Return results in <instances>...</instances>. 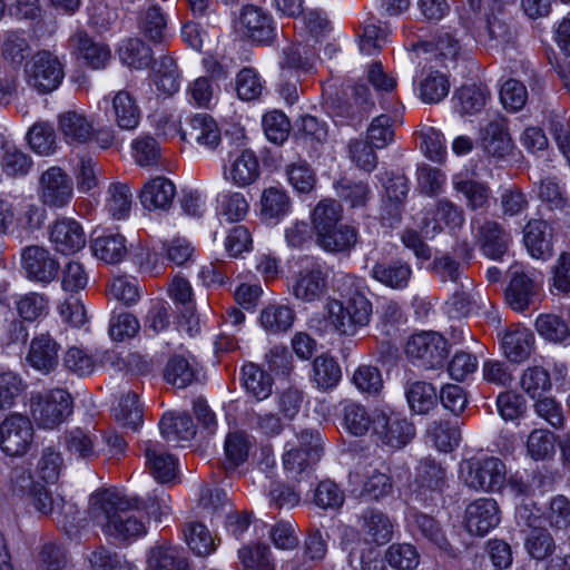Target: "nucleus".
Returning <instances> with one entry per match:
<instances>
[{
	"mask_svg": "<svg viewBox=\"0 0 570 570\" xmlns=\"http://www.w3.org/2000/svg\"><path fill=\"white\" fill-rule=\"evenodd\" d=\"M170 497L154 491L146 501L116 489H100L89 497L88 525L106 534H147L161 531L159 523L170 512Z\"/></svg>",
	"mask_w": 570,
	"mask_h": 570,
	"instance_id": "f257e3e1",
	"label": "nucleus"
},
{
	"mask_svg": "<svg viewBox=\"0 0 570 570\" xmlns=\"http://www.w3.org/2000/svg\"><path fill=\"white\" fill-rule=\"evenodd\" d=\"M360 282L354 275H337L335 278L336 289L346 297V302L328 298L324 305L326 322L340 335L353 336L358 328L370 323L372 303L358 289Z\"/></svg>",
	"mask_w": 570,
	"mask_h": 570,
	"instance_id": "f03ea898",
	"label": "nucleus"
},
{
	"mask_svg": "<svg viewBox=\"0 0 570 570\" xmlns=\"http://www.w3.org/2000/svg\"><path fill=\"white\" fill-rule=\"evenodd\" d=\"M459 476L462 483L476 492H498L507 481L503 461L494 456L470 458L460 463Z\"/></svg>",
	"mask_w": 570,
	"mask_h": 570,
	"instance_id": "7ed1b4c3",
	"label": "nucleus"
},
{
	"mask_svg": "<svg viewBox=\"0 0 570 570\" xmlns=\"http://www.w3.org/2000/svg\"><path fill=\"white\" fill-rule=\"evenodd\" d=\"M538 512L539 509L534 504L522 503L517 507L515 522L521 533L533 530L547 531V523L556 531H566L570 525V501L563 495H557L551 500L547 517Z\"/></svg>",
	"mask_w": 570,
	"mask_h": 570,
	"instance_id": "20e7f679",
	"label": "nucleus"
},
{
	"mask_svg": "<svg viewBox=\"0 0 570 570\" xmlns=\"http://www.w3.org/2000/svg\"><path fill=\"white\" fill-rule=\"evenodd\" d=\"M372 438L379 445L400 450L415 436V426L401 413L375 409Z\"/></svg>",
	"mask_w": 570,
	"mask_h": 570,
	"instance_id": "39448f33",
	"label": "nucleus"
},
{
	"mask_svg": "<svg viewBox=\"0 0 570 570\" xmlns=\"http://www.w3.org/2000/svg\"><path fill=\"white\" fill-rule=\"evenodd\" d=\"M71 396L62 389L33 393L30 399L31 415L39 428L53 429L71 413Z\"/></svg>",
	"mask_w": 570,
	"mask_h": 570,
	"instance_id": "423d86ee",
	"label": "nucleus"
},
{
	"mask_svg": "<svg viewBox=\"0 0 570 570\" xmlns=\"http://www.w3.org/2000/svg\"><path fill=\"white\" fill-rule=\"evenodd\" d=\"M63 77V65L48 50L38 51L24 66L27 85L39 94H50L56 90Z\"/></svg>",
	"mask_w": 570,
	"mask_h": 570,
	"instance_id": "0eeeda50",
	"label": "nucleus"
},
{
	"mask_svg": "<svg viewBox=\"0 0 570 570\" xmlns=\"http://www.w3.org/2000/svg\"><path fill=\"white\" fill-rule=\"evenodd\" d=\"M405 353L412 363L420 367L438 368L448 356L446 341L436 332H420L409 338Z\"/></svg>",
	"mask_w": 570,
	"mask_h": 570,
	"instance_id": "6e6552de",
	"label": "nucleus"
},
{
	"mask_svg": "<svg viewBox=\"0 0 570 570\" xmlns=\"http://www.w3.org/2000/svg\"><path fill=\"white\" fill-rule=\"evenodd\" d=\"M38 196L42 205L49 208L67 207L73 197L70 176L60 167L48 168L39 177Z\"/></svg>",
	"mask_w": 570,
	"mask_h": 570,
	"instance_id": "1a4fd4ad",
	"label": "nucleus"
},
{
	"mask_svg": "<svg viewBox=\"0 0 570 570\" xmlns=\"http://www.w3.org/2000/svg\"><path fill=\"white\" fill-rule=\"evenodd\" d=\"M33 440L30 420L22 414H11L0 423V449L9 456L28 452Z\"/></svg>",
	"mask_w": 570,
	"mask_h": 570,
	"instance_id": "9d476101",
	"label": "nucleus"
},
{
	"mask_svg": "<svg viewBox=\"0 0 570 570\" xmlns=\"http://www.w3.org/2000/svg\"><path fill=\"white\" fill-rule=\"evenodd\" d=\"M471 224L483 254L493 259L501 258L511 243L510 233L500 223L487 218L473 219Z\"/></svg>",
	"mask_w": 570,
	"mask_h": 570,
	"instance_id": "9b49d317",
	"label": "nucleus"
},
{
	"mask_svg": "<svg viewBox=\"0 0 570 570\" xmlns=\"http://www.w3.org/2000/svg\"><path fill=\"white\" fill-rule=\"evenodd\" d=\"M227 504V494L220 489H206L200 497L202 518L209 519L210 527L204 521H188L185 524L184 534H210L217 533L218 529L215 522L222 520L225 515Z\"/></svg>",
	"mask_w": 570,
	"mask_h": 570,
	"instance_id": "f8f14e48",
	"label": "nucleus"
},
{
	"mask_svg": "<svg viewBox=\"0 0 570 570\" xmlns=\"http://www.w3.org/2000/svg\"><path fill=\"white\" fill-rule=\"evenodd\" d=\"M464 222L465 216L462 207L443 198L435 203L431 217H424L421 224V232L426 237H434L443 229L456 233L462 228Z\"/></svg>",
	"mask_w": 570,
	"mask_h": 570,
	"instance_id": "ddd939ff",
	"label": "nucleus"
},
{
	"mask_svg": "<svg viewBox=\"0 0 570 570\" xmlns=\"http://www.w3.org/2000/svg\"><path fill=\"white\" fill-rule=\"evenodd\" d=\"M70 45L77 58L92 70H104L111 61L110 47L90 37L85 30L76 31L70 38Z\"/></svg>",
	"mask_w": 570,
	"mask_h": 570,
	"instance_id": "4468645a",
	"label": "nucleus"
},
{
	"mask_svg": "<svg viewBox=\"0 0 570 570\" xmlns=\"http://www.w3.org/2000/svg\"><path fill=\"white\" fill-rule=\"evenodd\" d=\"M21 262L28 277L38 282L50 283L58 274V261L42 246L32 245L23 248Z\"/></svg>",
	"mask_w": 570,
	"mask_h": 570,
	"instance_id": "2eb2a0df",
	"label": "nucleus"
},
{
	"mask_svg": "<svg viewBox=\"0 0 570 570\" xmlns=\"http://www.w3.org/2000/svg\"><path fill=\"white\" fill-rule=\"evenodd\" d=\"M59 352V343L48 333H42L31 340L26 362L42 374H50L58 367Z\"/></svg>",
	"mask_w": 570,
	"mask_h": 570,
	"instance_id": "dca6fc26",
	"label": "nucleus"
},
{
	"mask_svg": "<svg viewBox=\"0 0 570 570\" xmlns=\"http://www.w3.org/2000/svg\"><path fill=\"white\" fill-rule=\"evenodd\" d=\"M499 505L494 499L481 498L465 509V528L469 534H488L500 523Z\"/></svg>",
	"mask_w": 570,
	"mask_h": 570,
	"instance_id": "f3484780",
	"label": "nucleus"
},
{
	"mask_svg": "<svg viewBox=\"0 0 570 570\" xmlns=\"http://www.w3.org/2000/svg\"><path fill=\"white\" fill-rule=\"evenodd\" d=\"M180 138L195 142L209 150L216 149L222 141V132L216 120L208 114H196L189 118L186 128L180 130Z\"/></svg>",
	"mask_w": 570,
	"mask_h": 570,
	"instance_id": "a211bd4d",
	"label": "nucleus"
},
{
	"mask_svg": "<svg viewBox=\"0 0 570 570\" xmlns=\"http://www.w3.org/2000/svg\"><path fill=\"white\" fill-rule=\"evenodd\" d=\"M49 239L56 250L61 254L77 253L86 245L82 226L76 219L68 217H61L50 226Z\"/></svg>",
	"mask_w": 570,
	"mask_h": 570,
	"instance_id": "6ab92c4d",
	"label": "nucleus"
},
{
	"mask_svg": "<svg viewBox=\"0 0 570 570\" xmlns=\"http://www.w3.org/2000/svg\"><path fill=\"white\" fill-rule=\"evenodd\" d=\"M326 292L327 276L318 265L304 268L294 276L292 294L301 302H317L324 297Z\"/></svg>",
	"mask_w": 570,
	"mask_h": 570,
	"instance_id": "aec40b11",
	"label": "nucleus"
},
{
	"mask_svg": "<svg viewBox=\"0 0 570 570\" xmlns=\"http://www.w3.org/2000/svg\"><path fill=\"white\" fill-rule=\"evenodd\" d=\"M239 24L244 33L257 43H269L276 36L273 18L256 6L243 8Z\"/></svg>",
	"mask_w": 570,
	"mask_h": 570,
	"instance_id": "412c9836",
	"label": "nucleus"
},
{
	"mask_svg": "<svg viewBox=\"0 0 570 570\" xmlns=\"http://www.w3.org/2000/svg\"><path fill=\"white\" fill-rule=\"evenodd\" d=\"M144 453L146 466L157 481L169 483L177 478V459L168 453L160 443L154 441L145 442Z\"/></svg>",
	"mask_w": 570,
	"mask_h": 570,
	"instance_id": "4be33fe9",
	"label": "nucleus"
},
{
	"mask_svg": "<svg viewBox=\"0 0 570 570\" xmlns=\"http://www.w3.org/2000/svg\"><path fill=\"white\" fill-rule=\"evenodd\" d=\"M540 283L541 279L535 276L514 271L505 293L509 306L517 312L528 309L538 294Z\"/></svg>",
	"mask_w": 570,
	"mask_h": 570,
	"instance_id": "5701e85b",
	"label": "nucleus"
},
{
	"mask_svg": "<svg viewBox=\"0 0 570 570\" xmlns=\"http://www.w3.org/2000/svg\"><path fill=\"white\" fill-rule=\"evenodd\" d=\"M350 480L362 482V494L372 500H380L392 493L393 482L391 476L377 468L371 465L360 466L350 474Z\"/></svg>",
	"mask_w": 570,
	"mask_h": 570,
	"instance_id": "b1692460",
	"label": "nucleus"
},
{
	"mask_svg": "<svg viewBox=\"0 0 570 570\" xmlns=\"http://www.w3.org/2000/svg\"><path fill=\"white\" fill-rule=\"evenodd\" d=\"M550 225L542 219L528 222L523 229V243L534 258L547 259L552 256Z\"/></svg>",
	"mask_w": 570,
	"mask_h": 570,
	"instance_id": "393cba45",
	"label": "nucleus"
},
{
	"mask_svg": "<svg viewBox=\"0 0 570 570\" xmlns=\"http://www.w3.org/2000/svg\"><path fill=\"white\" fill-rule=\"evenodd\" d=\"M534 344L532 332L520 325L511 326L502 337V350L505 357L513 363L528 360Z\"/></svg>",
	"mask_w": 570,
	"mask_h": 570,
	"instance_id": "a878e982",
	"label": "nucleus"
},
{
	"mask_svg": "<svg viewBox=\"0 0 570 570\" xmlns=\"http://www.w3.org/2000/svg\"><path fill=\"white\" fill-rule=\"evenodd\" d=\"M480 142L485 153L494 157H503L511 148L505 120L494 117L480 129Z\"/></svg>",
	"mask_w": 570,
	"mask_h": 570,
	"instance_id": "bb28decb",
	"label": "nucleus"
},
{
	"mask_svg": "<svg viewBox=\"0 0 570 570\" xmlns=\"http://www.w3.org/2000/svg\"><path fill=\"white\" fill-rule=\"evenodd\" d=\"M308 436L312 438V434L302 432L301 448L292 446L283 455L284 469L294 476L314 465L321 458V449L317 445L306 444Z\"/></svg>",
	"mask_w": 570,
	"mask_h": 570,
	"instance_id": "cd10ccee",
	"label": "nucleus"
},
{
	"mask_svg": "<svg viewBox=\"0 0 570 570\" xmlns=\"http://www.w3.org/2000/svg\"><path fill=\"white\" fill-rule=\"evenodd\" d=\"M149 570H191L181 550L168 542L157 543L149 550Z\"/></svg>",
	"mask_w": 570,
	"mask_h": 570,
	"instance_id": "c85d7f7f",
	"label": "nucleus"
},
{
	"mask_svg": "<svg viewBox=\"0 0 570 570\" xmlns=\"http://www.w3.org/2000/svg\"><path fill=\"white\" fill-rule=\"evenodd\" d=\"M176 195L175 185L165 177H156L145 184L140 191L142 206L151 209H168Z\"/></svg>",
	"mask_w": 570,
	"mask_h": 570,
	"instance_id": "c756f323",
	"label": "nucleus"
},
{
	"mask_svg": "<svg viewBox=\"0 0 570 570\" xmlns=\"http://www.w3.org/2000/svg\"><path fill=\"white\" fill-rule=\"evenodd\" d=\"M453 188L463 195L471 210L485 209L491 198L490 187L481 181L469 178L465 174H455L452 178Z\"/></svg>",
	"mask_w": 570,
	"mask_h": 570,
	"instance_id": "7c9ffc66",
	"label": "nucleus"
},
{
	"mask_svg": "<svg viewBox=\"0 0 570 570\" xmlns=\"http://www.w3.org/2000/svg\"><path fill=\"white\" fill-rule=\"evenodd\" d=\"M405 396L410 410L417 415H426L438 406L439 394L430 382H407Z\"/></svg>",
	"mask_w": 570,
	"mask_h": 570,
	"instance_id": "2f4dec72",
	"label": "nucleus"
},
{
	"mask_svg": "<svg viewBox=\"0 0 570 570\" xmlns=\"http://www.w3.org/2000/svg\"><path fill=\"white\" fill-rule=\"evenodd\" d=\"M253 441L245 432L236 431L228 433L225 439L224 454L222 462L227 473L234 472L239 465L248 459Z\"/></svg>",
	"mask_w": 570,
	"mask_h": 570,
	"instance_id": "473e14b6",
	"label": "nucleus"
},
{
	"mask_svg": "<svg viewBox=\"0 0 570 570\" xmlns=\"http://www.w3.org/2000/svg\"><path fill=\"white\" fill-rule=\"evenodd\" d=\"M372 276L387 287L403 289L409 285L412 268L402 261L376 263L372 268Z\"/></svg>",
	"mask_w": 570,
	"mask_h": 570,
	"instance_id": "72a5a7b5",
	"label": "nucleus"
},
{
	"mask_svg": "<svg viewBox=\"0 0 570 570\" xmlns=\"http://www.w3.org/2000/svg\"><path fill=\"white\" fill-rule=\"evenodd\" d=\"M138 27L145 38L155 45L165 43L169 37L167 19L161 8L156 4L141 11Z\"/></svg>",
	"mask_w": 570,
	"mask_h": 570,
	"instance_id": "f704fd0d",
	"label": "nucleus"
},
{
	"mask_svg": "<svg viewBox=\"0 0 570 570\" xmlns=\"http://www.w3.org/2000/svg\"><path fill=\"white\" fill-rule=\"evenodd\" d=\"M112 115L117 126L124 130L135 129L140 121V109L135 97L127 90H119L111 99Z\"/></svg>",
	"mask_w": 570,
	"mask_h": 570,
	"instance_id": "c9c22d12",
	"label": "nucleus"
},
{
	"mask_svg": "<svg viewBox=\"0 0 570 570\" xmlns=\"http://www.w3.org/2000/svg\"><path fill=\"white\" fill-rule=\"evenodd\" d=\"M357 237V229L354 226L341 222L316 238V243L326 252L340 253L353 248Z\"/></svg>",
	"mask_w": 570,
	"mask_h": 570,
	"instance_id": "e433bc0d",
	"label": "nucleus"
},
{
	"mask_svg": "<svg viewBox=\"0 0 570 570\" xmlns=\"http://www.w3.org/2000/svg\"><path fill=\"white\" fill-rule=\"evenodd\" d=\"M374 412L371 414L366 407L357 402L345 401L342 404L343 426L354 436L365 435L370 429L373 432Z\"/></svg>",
	"mask_w": 570,
	"mask_h": 570,
	"instance_id": "4c0bfd02",
	"label": "nucleus"
},
{
	"mask_svg": "<svg viewBox=\"0 0 570 570\" xmlns=\"http://www.w3.org/2000/svg\"><path fill=\"white\" fill-rule=\"evenodd\" d=\"M59 130L68 142L83 144L94 132L92 124L83 114L68 110L59 116Z\"/></svg>",
	"mask_w": 570,
	"mask_h": 570,
	"instance_id": "58836bf2",
	"label": "nucleus"
},
{
	"mask_svg": "<svg viewBox=\"0 0 570 570\" xmlns=\"http://www.w3.org/2000/svg\"><path fill=\"white\" fill-rule=\"evenodd\" d=\"M259 176V164L255 154L250 150H243L232 161L227 178L238 187H246L253 184Z\"/></svg>",
	"mask_w": 570,
	"mask_h": 570,
	"instance_id": "ea45409f",
	"label": "nucleus"
},
{
	"mask_svg": "<svg viewBox=\"0 0 570 570\" xmlns=\"http://www.w3.org/2000/svg\"><path fill=\"white\" fill-rule=\"evenodd\" d=\"M94 255L107 264H118L127 255L126 238L121 234H106L91 240Z\"/></svg>",
	"mask_w": 570,
	"mask_h": 570,
	"instance_id": "a19ab883",
	"label": "nucleus"
},
{
	"mask_svg": "<svg viewBox=\"0 0 570 570\" xmlns=\"http://www.w3.org/2000/svg\"><path fill=\"white\" fill-rule=\"evenodd\" d=\"M242 382L246 392L257 401H263L272 394L274 384L272 375L254 363L242 367Z\"/></svg>",
	"mask_w": 570,
	"mask_h": 570,
	"instance_id": "79ce46f5",
	"label": "nucleus"
},
{
	"mask_svg": "<svg viewBox=\"0 0 570 570\" xmlns=\"http://www.w3.org/2000/svg\"><path fill=\"white\" fill-rule=\"evenodd\" d=\"M161 435L168 441H189L196 434L195 424L186 413H166L160 420Z\"/></svg>",
	"mask_w": 570,
	"mask_h": 570,
	"instance_id": "37998d69",
	"label": "nucleus"
},
{
	"mask_svg": "<svg viewBox=\"0 0 570 570\" xmlns=\"http://www.w3.org/2000/svg\"><path fill=\"white\" fill-rule=\"evenodd\" d=\"M295 320V312L284 304H269L261 312L259 322L265 331L278 334L289 330Z\"/></svg>",
	"mask_w": 570,
	"mask_h": 570,
	"instance_id": "c03bdc74",
	"label": "nucleus"
},
{
	"mask_svg": "<svg viewBox=\"0 0 570 570\" xmlns=\"http://www.w3.org/2000/svg\"><path fill=\"white\" fill-rule=\"evenodd\" d=\"M343 219V208L334 199H323L312 213V225L315 237L318 238L332 227H335Z\"/></svg>",
	"mask_w": 570,
	"mask_h": 570,
	"instance_id": "a18cd8bd",
	"label": "nucleus"
},
{
	"mask_svg": "<svg viewBox=\"0 0 570 570\" xmlns=\"http://www.w3.org/2000/svg\"><path fill=\"white\" fill-rule=\"evenodd\" d=\"M118 55L122 63L138 70L150 67L154 61L151 49L139 38L122 41Z\"/></svg>",
	"mask_w": 570,
	"mask_h": 570,
	"instance_id": "49530a36",
	"label": "nucleus"
},
{
	"mask_svg": "<svg viewBox=\"0 0 570 570\" xmlns=\"http://www.w3.org/2000/svg\"><path fill=\"white\" fill-rule=\"evenodd\" d=\"M97 435L81 428L72 429L65 433V446L71 455L91 460L98 456Z\"/></svg>",
	"mask_w": 570,
	"mask_h": 570,
	"instance_id": "de8ad7c7",
	"label": "nucleus"
},
{
	"mask_svg": "<svg viewBox=\"0 0 570 570\" xmlns=\"http://www.w3.org/2000/svg\"><path fill=\"white\" fill-rule=\"evenodd\" d=\"M132 193L124 183H112L107 189L105 207L115 219H125L129 216L132 206Z\"/></svg>",
	"mask_w": 570,
	"mask_h": 570,
	"instance_id": "09e8293b",
	"label": "nucleus"
},
{
	"mask_svg": "<svg viewBox=\"0 0 570 570\" xmlns=\"http://www.w3.org/2000/svg\"><path fill=\"white\" fill-rule=\"evenodd\" d=\"M112 414L121 426L136 430L142 423V407L138 395L131 391L122 394L114 406Z\"/></svg>",
	"mask_w": 570,
	"mask_h": 570,
	"instance_id": "8fccbe9b",
	"label": "nucleus"
},
{
	"mask_svg": "<svg viewBox=\"0 0 570 570\" xmlns=\"http://www.w3.org/2000/svg\"><path fill=\"white\" fill-rule=\"evenodd\" d=\"M415 483L423 492H441L446 483L445 469L432 459H424L416 469Z\"/></svg>",
	"mask_w": 570,
	"mask_h": 570,
	"instance_id": "3c124183",
	"label": "nucleus"
},
{
	"mask_svg": "<svg viewBox=\"0 0 570 570\" xmlns=\"http://www.w3.org/2000/svg\"><path fill=\"white\" fill-rule=\"evenodd\" d=\"M433 271L441 282H451L459 288H472L473 282L464 275L461 264L449 254L435 257Z\"/></svg>",
	"mask_w": 570,
	"mask_h": 570,
	"instance_id": "603ef678",
	"label": "nucleus"
},
{
	"mask_svg": "<svg viewBox=\"0 0 570 570\" xmlns=\"http://www.w3.org/2000/svg\"><path fill=\"white\" fill-rule=\"evenodd\" d=\"M488 92L475 85L462 86L454 94L455 109L462 115H472L483 109L487 104Z\"/></svg>",
	"mask_w": 570,
	"mask_h": 570,
	"instance_id": "864d4df0",
	"label": "nucleus"
},
{
	"mask_svg": "<svg viewBox=\"0 0 570 570\" xmlns=\"http://www.w3.org/2000/svg\"><path fill=\"white\" fill-rule=\"evenodd\" d=\"M341 376V367L333 357L320 355L313 361V381L320 390L333 389Z\"/></svg>",
	"mask_w": 570,
	"mask_h": 570,
	"instance_id": "5fc2aeb1",
	"label": "nucleus"
},
{
	"mask_svg": "<svg viewBox=\"0 0 570 570\" xmlns=\"http://www.w3.org/2000/svg\"><path fill=\"white\" fill-rule=\"evenodd\" d=\"M535 330L540 336L552 343L567 344L570 342L569 326L558 315H540L535 321Z\"/></svg>",
	"mask_w": 570,
	"mask_h": 570,
	"instance_id": "6e6d98bb",
	"label": "nucleus"
},
{
	"mask_svg": "<svg viewBox=\"0 0 570 570\" xmlns=\"http://www.w3.org/2000/svg\"><path fill=\"white\" fill-rule=\"evenodd\" d=\"M336 191L351 208H363L371 198V188L362 180L343 178L336 184Z\"/></svg>",
	"mask_w": 570,
	"mask_h": 570,
	"instance_id": "4d7b16f0",
	"label": "nucleus"
},
{
	"mask_svg": "<svg viewBox=\"0 0 570 570\" xmlns=\"http://www.w3.org/2000/svg\"><path fill=\"white\" fill-rule=\"evenodd\" d=\"M520 386L528 396L535 399L550 391L552 383L549 372L544 367L535 365L523 371Z\"/></svg>",
	"mask_w": 570,
	"mask_h": 570,
	"instance_id": "13d9d810",
	"label": "nucleus"
},
{
	"mask_svg": "<svg viewBox=\"0 0 570 570\" xmlns=\"http://www.w3.org/2000/svg\"><path fill=\"white\" fill-rule=\"evenodd\" d=\"M167 383L178 389H185L196 379V368L187 358L183 356H173L164 372Z\"/></svg>",
	"mask_w": 570,
	"mask_h": 570,
	"instance_id": "bf43d9fd",
	"label": "nucleus"
},
{
	"mask_svg": "<svg viewBox=\"0 0 570 570\" xmlns=\"http://www.w3.org/2000/svg\"><path fill=\"white\" fill-rule=\"evenodd\" d=\"M428 434L434 445L442 452H450L461 441V432L455 423L434 421L428 429Z\"/></svg>",
	"mask_w": 570,
	"mask_h": 570,
	"instance_id": "052dcab7",
	"label": "nucleus"
},
{
	"mask_svg": "<svg viewBox=\"0 0 570 570\" xmlns=\"http://www.w3.org/2000/svg\"><path fill=\"white\" fill-rule=\"evenodd\" d=\"M289 197L277 187L266 188L261 197V214L265 219L283 217L289 209Z\"/></svg>",
	"mask_w": 570,
	"mask_h": 570,
	"instance_id": "680f3d73",
	"label": "nucleus"
},
{
	"mask_svg": "<svg viewBox=\"0 0 570 570\" xmlns=\"http://www.w3.org/2000/svg\"><path fill=\"white\" fill-rule=\"evenodd\" d=\"M63 469L65 462L61 453L53 448H45L36 466L38 476L46 483L55 484Z\"/></svg>",
	"mask_w": 570,
	"mask_h": 570,
	"instance_id": "e2e57ef3",
	"label": "nucleus"
},
{
	"mask_svg": "<svg viewBox=\"0 0 570 570\" xmlns=\"http://www.w3.org/2000/svg\"><path fill=\"white\" fill-rule=\"evenodd\" d=\"M249 205L242 193L229 191L222 194L218 199L217 213L227 223L243 220L248 213Z\"/></svg>",
	"mask_w": 570,
	"mask_h": 570,
	"instance_id": "0e129e2a",
	"label": "nucleus"
},
{
	"mask_svg": "<svg viewBox=\"0 0 570 570\" xmlns=\"http://www.w3.org/2000/svg\"><path fill=\"white\" fill-rule=\"evenodd\" d=\"M449 90L448 78L439 71L429 72L420 82V96L426 104L440 102L448 96Z\"/></svg>",
	"mask_w": 570,
	"mask_h": 570,
	"instance_id": "69168bd1",
	"label": "nucleus"
},
{
	"mask_svg": "<svg viewBox=\"0 0 570 570\" xmlns=\"http://www.w3.org/2000/svg\"><path fill=\"white\" fill-rule=\"evenodd\" d=\"M389 564L399 570H413L420 563L416 548L410 543H393L385 552Z\"/></svg>",
	"mask_w": 570,
	"mask_h": 570,
	"instance_id": "338daca9",
	"label": "nucleus"
},
{
	"mask_svg": "<svg viewBox=\"0 0 570 570\" xmlns=\"http://www.w3.org/2000/svg\"><path fill=\"white\" fill-rule=\"evenodd\" d=\"M238 557L244 570H275L267 546H246L239 549Z\"/></svg>",
	"mask_w": 570,
	"mask_h": 570,
	"instance_id": "774afa93",
	"label": "nucleus"
}]
</instances>
